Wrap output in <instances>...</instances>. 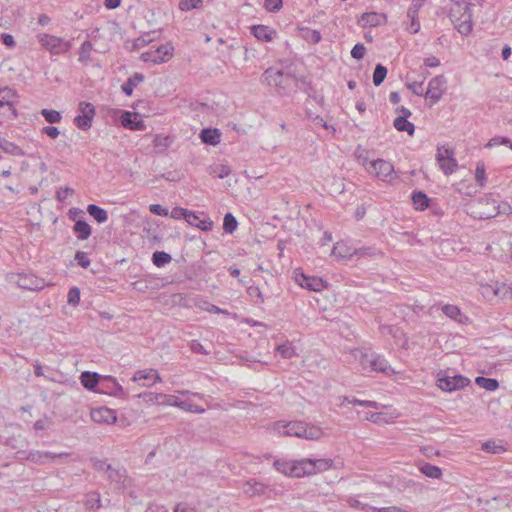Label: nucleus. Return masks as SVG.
Here are the masks:
<instances>
[{
    "label": "nucleus",
    "mask_w": 512,
    "mask_h": 512,
    "mask_svg": "<svg viewBox=\"0 0 512 512\" xmlns=\"http://www.w3.org/2000/svg\"><path fill=\"white\" fill-rule=\"evenodd\" d=\"M333 465L332 459H311L303 458L300 460H275L274 467L280 473L291 477H304L312 474L324 472Z\"/></svg>",
    "instance_id": "1"
},
{
    "label": "nucleus",
    "mask_w": 512,
    "mask_h": 512,
    "mask_svg": "<svg viewBox=\"0 0 512 512\" xmlns=\"http://www.w3.org/2000/svg\"><path fill=\"white\" fill-rule=\"evenodd\" d=\"M276 429L284 436H294L306 440H319L324 435L322 428L303 421L277 422Z\"/></svg>",
    "instance_id": "2"
},
{
    "label": "nucleus",
    "mask_w": 512,
    "mask_h": 512,
    "mask_svg": "<svg viewBox=\"0 0 512 512\" xmlns=\"http://www.w3.org/2000/svg\"><path fill=\"white\" fill-rule=\"evenodd\" d=\"M38 41L44 49L53 55L64 54L71 48V43L69 41L47 33L39 34Z\"/></svg>",
    "instance_id": "3"
},
{
    "label": "nucleus",
    "mask_w": 512,
    "mask_h": 512,
    "mask_svg": "<svg viewBox=\"0 0 512 512\" xmlns=\"http://www.w3.org/2000/svg\"><path fill=\"white\" fill-rule=\"evenodd\" d=\"M369 174L381 179L382 181L390 182L394 178V167L393 165L383 159H377L370 161L369 167H367Z\"/></svg>",
    "instance_id": "4"
},
{
    "label": "nucleus",
    "mask_w": 512,
    "mask_h": 512,
    "mask_svg": "<svg viewBox=\"0 0 512 512\" xmlns=\"http://www.w3.org/2000/svg\"><path fill=\"white\" fill-rule=\"evenodd\" d=\"M174 47L171 44H164L155 50H150L141 54L140 58L144 62L161 64L167 62L173 56Z\"/></svg>",
    "instance_id": "5"
},
{
    "label": "nucleus",
    "mask_w": 512,
    "mask_h": 512,
    "mask_svg": "<svg viewBox=\"0 0 512 512\" xmlns=\"http://www.w3.org/2000/svg\"><path fill=\"white\" fill-rule=\"evenodd\" d=\"M446 84L447 80L443 75H438L429 81L425 97L429 100L430 105L436 104L441 99L446 90Z\"/></svg>",
    "instance_id": "6"
},
{
    "label": "nucleus",
    "mask_w": 512,
    "mask_h": 512,
    "mask_svg": "<svg viewBox=\"0 0 512 512\" xmlns=\"http://www.w3.org/2000/svg\"><path fill=\"white\" fill-rule=\"evenodd\" d=\"M79 110L81 114L75 117L74 123L81 130H88L92 126V120L95 116V107L88 102H80Z\"/></svg>",
    "instance_id": "7"
},
{
    "label": "nucleus",
    "mask_w": 512,
    "mask_h": 512,
    "mask_svg": "<svg viewBox=\"0 0 512 512\" xmlns=\"http://www.w3.org/2000/svg\"><path fill=\"white\" fill-rule=\"evenodd\" d=\"M295 281L303 288L309 289L311 291H321L326 285L325 282L319 278L314 276H307L303 272L299 270L294 271Z\"/></svg>",
    "instance_id": "8"
},
{
    "label": "nucleus",
    "mask_w": 512,
    "mask_h": 512,
    "mask_svg": "<svg viewBox=\"0 0 512 512\" xmlns=\"http://www.w3.org/2000/svg\"><path fill=\"white\" fill-rule=\"evenodd\" d=\"M470 383V380L461 375L445 376L438 378V386L443 391L452 392L464 388Z\"/></svg>",
    "instance_id": "9"
},
{
    "label": "nucleus",
    "mask_w": 512,
    "mask_h": 512,
    "mask_svg": "<svg viewBox=\"0 0 512 512\" xmlns=\"http://www.w3.org/2000/svg\"><path fill=\"white\" fill-rule=\"evenodd\" d=\"M69 453L61 452V453H52V452H41V451H30L26 456V460L33 462L35 464H46L48 462H52L56 459H63L68 457Z\"/></svg>",
    "instance_id": "10"
},
{
    "label": "nucleus",
    "mask_w": 512,
    "mask_h": 512,
    "mask_svg": "<svg viewBox=\"0 0 512 512\" xmlns=\"http://www.w3.org/2000/svg\"><path fill=\"white\" fill-rule=\"evenodd\" d=\"M100 393L109 394L115 397H124L125 391L123 387L117 382L112 376H106L102 378L100 387L97 390Z\"/></svg>",
    "instance_id": "11"
},
{
    "label": "nucleus",
    "mask_w": 512,
    "mask_h": 512,
    "mask_svg": "<svg viewBox=\"0 0 512 512\" xmlns=\"http://www.w3.org/2000/svg\"><path fill=\"white\" fill-rule=\"evenodd\" d=\"M265 82L269 86L285 87L288 81L291 80L290 75L284 74L281 70L268 68L263 74Z\"/></svg>",
    "instance_id": "12"
},
{
    "label": "nucleus",
    "mask_w": 512,
    "mask_h": 512,
    "mask_svg": "<svg viewBox=\"0 0 512 512\" xmlns=\"http://www.w3.org/2000/svg\"><path fill=\"white\" fill-rule=\"evenodd\" d=\"M426 0H412L410 7L407 10V18L410 20V25L407 30L416 34L420 30V23L418 21V13Z\"/></svg>",
    "instance_id": "13"
},
{
    "label": "nucleus",
    "mask_w": 512,
    "mask_h": 512,
    "mask_svg": "<svg viewBox=\"0 0 512 512\" xmlns=\"http://www.w3.org/2000/svg\"><path fill=\"white\" fill-rule=\"evenodd\" d=\"M17 285L26 290H40L44 287V280L32 274H19L16 280Z\"/></svg>",
    "instance_id": "14"
},
{
    "label": "nucleus",
    "mask_w": 512,
    "mask_h": 512,
    "mask_svg": "<svg viewBox=\"0 0 512 512\" xmlns=\"http://www.w3.org/2000/svg\"><path fill=\"white\" fill-rule=\"evenodd\" d=\"M91 419L95 423L112 424L117 420L116 411L108 407H99L91 410Z\"/></svg>",
    "instance_id": "15"
},
{
    "label": "nucleus",
    "mask_w": 512,
    "mask_h": 512,
    "mask_svg": "<svg viewBox=\"0 0 512 512\" xmlns=\"http://www.w3.org/2000/svg\"><path fill=\"white\" fill-rule=\"evenodd\" d=\"M16 98L17 94L12 88L7 86L0 88V107L7 106L9 110H11L14 117L17 116V111L14 107Z\"/></svg>",
    "instance_id": "16"
},
{
    "label": "nucleus",
    "mask_w": 512,
    "mask_h": 512,
    "mask_svg": "<svg viewBox=\"0 0 512 512\" xmlns=\"http://www.w3.org/2000/svg\"><path fill=\"white\" fill-rule=\"evenodd\" d=\"M121 124L125 128H129L131 130L141 131L145 128L143 121L138 120V115L129 111H125L121 115Z\"/></svg>",
    "instance_id": "17"
},
{
    "label": "nucleus",
    "mask_w": 512,
    "mask_h": 512,
    "mask_svg": "<svg viewBox=\"0 0 512 512\" xmlns=\"http://www.w3.org/2000/svg\"><path fill=\"white\" fill-rule=\"evenodd\" d=\"M141 380H149L151 381V385H153L154 383L161 382L162 378L155 369H144L136 371L132 377L133 382H139ZM143 385L150 386V384L145 383Z\"/></svg>",
    "instance_id": "18"
},
{
    "label": "nucleus",
    "mask_w": 512,
    "mask_h": 512,
    "mask_svg": "<svg viewBox=\"0 0 512 512\" xmlns=\"http://www.w3.org/2000/svg\"><path fill=\"white\" fill-rule=\"evenodd\" d=\"M436 160L439 163L440 169L445 175L454 173L458 167L457 161L454 156H445L443 158L441 153L436 154Z\"/></svg>",
    "instance_id": "19"
},
{
    "label": "nucleus",
    "mask_w": 512,
    "mask_h": 512,
    "mask_svg": "<svg viewBox=\"0 0 512 512\" xmlns=\"http://www.w3.org/2000/svg\"><path fill=\"white\" fill-rule=\"evenodd\" d=\"M252 34L261 41L270 42L276 35V31L269 26L254 25L251 27Z\"/></svg>",
    "instance_id": "20"
},
{
    "label": "nucleus",
    "mask_w": 512,
    "mask_h": 512,
    "mask_svg": "<svg viewBox=\"0 0 512 512\" xmlns=\"http://www.w3.org/2000/svg\"><path fill=\"white\" fill-rule=\"evenodd\" d=\"M454 26L461 35L467 36L470 34L473 28L471 10L462 15V17H459L457 22L454 23Z\"/></svg>",
    "instance_id": "21"
},
{
    "label": "nucleus",
    "mask_w": 512,
    "mask_h": 512,
    "mask_svg": "<svg viewBox=\"0 0 512 512\" xmlns=\"http://www.w3.org/2000/svg\"><path fill=\"white\" fill-rule=\"evenodd\" d=\"M105 474L107 475V478L111 482L115 483V485L118 488H122L124 486L125 479H126L125 470L117 469V468L113 467L112 465H108V466H106Z\"/></svg>",
    "instance_id": "22"
},
{
    "label": "nucleus",
    "mask_w": 512,
    "mask_h": 512,
    "mask_svg": "<svg viewBox=\"0 0 512 512\" xmlns=\"http://www.w3.org/2000/svg\"><path fill=\"white\" fill-rule=\"evenodd\" d=\"M385 20H386V17L384 14H380L377 12H369V13H364L361 16L360 24L363 27H366V26L375 27V26L380 25Z\"/></svg>",
    "instance_id": "23"
},
{
    "label": "nucleus",
    "mask_w": 512,
    "mask_h": 512,
    "mask_svg": "<svg viewBox=\"0 0 512 512\" xmlns=\"http://www.w3.org/2000/svg\"><path fill=\"white\" fill-rule=\"evenodd\" d=\"M368 360L369 371L388 373V371L390 370V366L387 360L380 355L374 354L372 355V358Z\"/></svg>",
    "instance_id": "24"
},
{
    "label": "nucleus",
    "mask_w": 512,
    "mask_h": 512,
    "mask_svg": "<svg viewBox=\"0 0 512 512\" xmlns=\"http://www.w3.org/2000/svg\"><path fill=\"white\" fill-rule=\"evenodd\" d=\"M81 384L88 390L95 391L96 386L101 382L100 375L96 372L85 371L80 376Z\"/></svg>",
    "instance_id": "25"
},
{
    "label": "nucleus",
    "mask_w": 512,
    "mask_h": 512,
    "mask_svg": "<svg viewBox=\"0 0 512 512\" xmlns=\"http://www.w3.org/2000/svg\"><path fill=\"white\" fill-rule=\"evenodd\" d=\"M419 471L423 473L426 477L432 478V479H441L443 476L442 470L435 465H432L427 462H420L417 465Z\"/></svg>",
    "instance_id": "26"
},
{
    "label": "nucleus",
    "mask_w": 512,
    "mask_h": 512,
    "mask_svg": "<svg viewBox=\"0 0 512 512\" xmlns=\"http://www.w3.org/2000/svg\"><path fill=\"white\" fill-rule=\"evenodd\" d=\"M267 486L256 480H249L244 485V493L250 497L262 495L266 492Z\"/></svg>",
    "instance_id": "27"
},
{
    "label": "nucleus",
    "mask_w": 512,
    "mask_h": 512,
    "mask_svg": "<svg viewBox=\"0 0 512 512\" xmlns=\"http://www.w3.org/2000/svg\"><path fill=\"white\" fill-rule=\"evenodd\" d=\"M221 133L218 129L205 128L200 133L203 143L209 145H217L220 142Z\"/></svg>",
    "instance_id": "28"
},
{
    "label": "nucleus",
    "mask_w": 512,
    "mask_h": 512,
    "mask_svg": "<svg viewBox=\"0 0 512 512\" xmlns=\"http://www.w3.org/2000/svg\"><path fill=\"white\" fill-rule=\"evenodd\" d=\"M470 10H471L470 4L465 3V2H462V3L456 2L450 8L449 17H450L451 22L454 24L455 22H457V19L459 17H462V15L466 14Z\"/></svg>",
    "instance_id": "29"
},
{
    "label": "nucleus",
    "mask_w": 512,
    "mask_h": 512,
    "mask_svg": "<svg viewBox=\"0 0 512 512\" xmlns=\"http://www.w3.org/2000/svg\"><path fill=\"white\" fill-rule=\"evenodd\" d=\"M173 139L170 136L157 134L153 139V147L157 153L164 152L172 144Z\"/></svg>",
    "instance_id": "30"
},
{
    "label": "nucleus",
    "mask_w": 512,
    "mask_h": 512,
    "mask_svg": "<svg viewBox=\"0 0 512 512\" xmlns=\"http://www.w3.org/2000/svg\"><path fill=\"white\" fill-rule=\"evenodd\" d=\"M74 232L77 235V238L79 240H86L91 235V227L90 225L84 221V220H78L74 224L73 228Z\"/></svg>",
    "instance_id": "31"
},
{
    "label": "nucleus",
    "mask_w": 512,
    "mask_h": 512,
    "mask_svg": "<svg viewBox=\"0 0 512 512\" xmlns=\"http://www.w3.org/2000/svg\"><path fill=\"white\" fill-rule=\"evenodd\" d=\"M144 80V76L141 73H135L133 76L122 85V91L130 96L133 93L134 88Z\"/></svg>",
    "instance_id": "32"
},
{
    "label": "nucleus",
    "mask_w": 512,
    "mask_h": 512,
    "mask_svg": "<svg viewBox=\"0 0 512 512\" xmlns=\"http://www.w3.org/2000/svg\"><path fill=\"white\" fill-rule=\"evenodd\" d=\"M0 149L13 156H23L24 151L18 145L0 137Z\"/></svg>",
    "instance_id": "33"
},
{
    "label": "nucleus",
    "mask_w": 512,
    "mask_h": 512,
    "mask_svg": "<svg viewBox=\"0 0 512 512\" xmlns=\"http://www.w3.org/2000/svg\"><path fill=\"white\" fill-rule=\"evenodd\" d=\"M87 212L91 215L98 223H104L108 220V213L105 209L95 205L89 204Z\"/></svg>",
    "instance_id": "34"
},
{
    "label": "nucleus",
    "mask_w": 512,
    "mask_h": 512,
    "mask_svg": "<svg viewBox=\"0 0 512 512\" xmlns=\"http://www.w3.org/2000/svg\"><path fill=\"white\" fill-rule=\"evenodd\" d=\"M393 125L395 129L400 132H407L409 135H413L415 131V126L412 122L408 121L404 117H396L394 119Z\"/></svg>",
    "instance_id": "35"
},
{
    "label": "nucleus",
    "mask_w": 512,
    "mask_h": 512,
    "mask_svg": "<svg viewBox=\"0 0 512 512\" xmlns=\"http://www.w3.org/2000/svg\"><path fill=\"white\" fill-rule=\"evenodd\" d=\"M170 216L173 219H181L184 218L187 223H193L195 220V213L189 210H186L182 207H174L171 210Z\"/></svg>",
    "instance_id": "36"
},
{
    "label": "nucleus",
    "mask_w": 512,
    "mask_h": 512,
    "mask_svg": "<svg viewBox=\"0 0 512 512\" xmlns=\"http://www.w3.org/2000/svg\"><path fill=\"white\" fill-rule=\"evenodd\" d=\"M154 400L161 404L176 407H179V402H181L176 396L163 393L154 394V399L151 398L150 401Z\"/></svg>",
    "instance_id": "37"
},
{
    "label": "nucleus",
    "mask_w": 512,
    "mask_h": 512,
    "mask_svg": "<svg viewBox=\"0 0 512 512\" xmlns=\"http://www.w3.org/2000/svg\"><path fill=\"white\" fill-rule=\"evenodd\" d=\"M276 351L285 359H290L297 355L295 347L291 342L286 341L285 343L278 345Z\"/></svg>",
    "instance_id": "38"
},
{
    "label": "nucleus",
    "mask_w": 512,
    "mask_h": 512,
    "mask_svg": "<svg viewBox=\"0 0 512 512\" xmlns=\"http://www.w3.org/2000/svg\"><path fill=\"white\" fill-rule=\"evenodd\" d=\"M84 505L89 510L98 509L101 506L100 494L95 491L88 493Z\"/></svg>",
    "instance_id": "39"
},
{
    "label": "nucleus",
    "mask_w": 512,
    "mask_h": 512,
    "mask_svg": "<svg viewBox=\"0 0 512 512\" xmlns=\"http://www.w3.org/2000/svg\"><path fill=\"white\" fill-rule=\"evenodd\" d=\"M412 201L416 209L418 210H424L428 207V197L423 192H413L412 194Z\"/></svg>",
    "instance_id": "40"
},
{
    "label": "nucleus",
    "mask_w": 512,
    "mask_h": 512,
    "mask_svg": "<svg viewBox=\"0 0 512 512\" xmlns=\"http://www.w3.org/2000/svg\"><path fill=\"white\" fill-rule=\"evenodd\" d=\"M476 384L487 391H494L498 388L499 383L496 379L479 376L475 380Z\"/></svg>",
    "instance_id": "41"
},
{
    "label": "nucleus",
    "mask_w": 512,
    "mask_h": 512,
    "mask_svg": "<svg viewBox=\"0 0 512 512\" xmlns=\"http://www.w3.org/2000/svg\"><path fill=\"white\" fill-rule=\"evenodd\" d=\"M171 260V255L164 251H156L152 255V262L157 267H162L168 264Z\"/></svg>",
    "instance_id": "42"
},
{
    "label": "nucleus",
    "mask_w": 512,
    "mask_h": 512,
    "mask_svg": "<svg viewBox=\"0 0 512 512\" xmlns=\"http://www.w3.org/2000/svg\"><path fill=\"white\" fill-rule=\"evenodd\" d=\"M345 403L353 404V405H360V406H364V407H371L374 409L381 408V405L376 401L359 400L356 398L349 399L348 397H344L341 405H344Z\"/></svg>",
    "instance_id": "43"
},
{
    "label": "nucleus",
    "mask_w": 512,
    "mask_h": 512,
    "mask_svg": "<svg viewBox=\"0 0 512 512\" xmlns=\"http://www.w3.org/2000/svg\"><path fill=\"white\" fill-rule=\"evenodd\" d=\"M387 75V68L381 64H377L373 73V83L379 86L383 83Z\"/></svg>",
    "instance_id": "44"
},
{
    "label": "nucleus",
    "mask_w": 512,
    "mask_h": 512,
    "mask_svg": "<svg viewBox=\"0 0 512 512\" xmlns=\"http://www.w3.org/2000/svg\"><path fill=\"white\" fill-rule=\"evenodd\" d=\"M237 225V220L231 213H227L224 216L223 229L226 233L232 234L236 230Z\"/></svg>",
    "instance_id": "45"
},
{
    "label": "nucleus",
    "mask_w": 512,
    "mask_h": 512,
    "mask_svg": "<svg viewBox=\"0 0 512 512\" xmlns=\"http://www.w3.org/2000/svg\"><path fill=\"white\" fill-rule=\"evenodd\" d=\"M92 50V43L90 41H84L79 50V61L88 62L90 60V54Z\"/></svg>",
    "instance_id": "46"
},
{
    "label": "nucleus",
    "mask_w": 512,
    "mask_h": 512,
    "mask_svg": "<svg viewBox=\"0 0 512 512\" xmlns=\"http://www.w3.org/2000/svg\"><path fill=\"white\" fill-rule=\"evenodd\" d=\"M203 5V0H180L179 1V9L181 11H190L192 9L201 8Z\"/></svg>",
    "instance_id": "47"
},
{
    "label": "nucleus",
    "mask_w": 512,
    "mask_h": 512,
    "mask_svg": "<svg viewBox=\"0 0 512 512\" xmlns=\"http://www.w3.org/2000/svg\"><path fill=\"white\" fill-rule=\"evenodd\" d=\"M189 224L191 226H195V227L201 229L202 231H210L213 228L212 220H210L209 218L200 219L196 214H195V220L193 221V223H189Z\"/></svg>",
    "instance_id": "48"
},
{
    "label": "nucleus",
    "mask_w": 512,
    "mask_h": 512,
    "mask_svg": "<svg viewBox=\"0 0 512 512\" xmlns=\"http://www.w3.org/2000/svg\"><path fill=\"white\" fill-rule=\"evenodd\" d=\"M42 116L45 120L51 124L58 123L61 121V114L56 110L43 109L41 111Z\"/></svg>",
    "instance_id": "49"
},
{
    "label": "nucleus",
    "mask_w": 512,
    "mask_h": 512,
    "mask_svg": "<svg viewBox=\"0 0 512 512\" xmlns=\"http://www.w3.org/2000/svg\"><path fill=\"white\" fill-rule=\"evenodd\" d=\"M332 254L340 258H351L353 256L352 251L340 243L333 247Z\"/></svg>",
    "instance_id": "50"
},
{
    "label": "nucleus",
    "mask_w": 512,
    "mask_h": 512,
    "mask_svg": "<svg viewBox=\"0 0 512 512\" xmlns=\"http://www.w3.org/2000/svg\"><path fill=\"white\" fill-rule=\"evenodd\" d=\"M482 450L488 453L498 454L505 451L502 445H498L495 441H487L482 444Z\"/></svg>",
    "instance_id": "51"
},
{
    "label": "nucleus",
    "mask_w": 512,
    "mask_h": 512,
    "mask_svg": "<svg viewBox=\"0 0 512 512\" xmlns=\"http://www.w3.org/2000/svg\"><path fill=\"white\" fill-rule=\"evenodd\" d=\"M247 294L254 299L255 303L262 304L264 303L263 294L258 286H249L247 288Z\"/></svg>",
    "instance_id": "52"
},
{
    "label": "nucleus",
    "mask_w": 512,
    "mask_h": 512,
    "mask_svg": "<svg viewBox=\"0 0 512 512\" xmlns=\"http://www.w3.org/2000/svg\"><path fill=\"white\" fill-rule=\"evenodd\" d=\"M355 155L357 161L367 169L370 163V161H368V152L365 149L358 147L355 151Z\"/></svg>",
    "instance_id": "53"
},
{
    "label": "nucleus",
    "mask_w": 512,
    "mask_h": 512,
    "mask_svg": "<svg viewBox=\"0 0 512 512\" xmlns=\"http://www.w3.org/2000/svg\"><path fill=\"white\" fill-rule=\"evenodd\" d=\"M68 303L77 306L80 301V290L77 287H72L67 295Z\"/></svg>",
    "instance_id": "54"
},
{
    "label": "nucleus",
    "mask_w": 512,
    "mask_h": 512,
    "mask_svg": "<svg viewBox=\"0 0 512 512\" xmlns=\"http://www.w3.org/2000/svg\"><path fill=\"white\" fill-rule=\"evenodd\" d=\"M179 408L185 410V411H189V412H193V413H203L205 410L201 407H199L198 405L196 404H192L188 401H181L179 402Z\"/></svg>",
    "instance_id": "55"
},
{
    "label": "nucleus",
    "mask_w": 512,
    "mask_h": 512,
    "mask_svg": "<svg viewBox=\"0 0 512 512\" xmlns=\"http://www.w3.org/2000/svg\"><path fill=\"white\" fill-rule=\"evenodd\" d=\"M442 311L451 319H456L460 315V309L455 305L447 304L443 306Z\"/></svg>",
    "instance_id": "56"
},
{
    "label": "nucleus",
    "mask_w": 512,
    "mask_h": 512,
    "mask_svg": "<svg viewBox=\"0 0 512 512\" xmlns=\"http://www.w3.org/2000/svg\"><path fill=\"white\" fill-rule=\"evenodd\" d=\"M305 39L307 41H310L314 44L318 43L321 41V34L319 31L317 30H311V29H306L305 30V35H304Z\"/></svg>",
    "instance_id": "57"
},
{
    "label": "nucleus",
    "mask_w": 512,
    "mask_h": 512,
    "mask_svg": "<svg viewBox=\"0 0 512 512\" xmlns=\"http://www.w3.org/2000/svg\"><path fill=\"white\" fill-rule=\"evenodd\" d=\"M264 7L269 12H277L282 7V0H265Z\"/></svg>",
    "instance_id": "58"
},
{
    "label": "nucleus",
    "mask_w": 512,
    "mask_h": 512,
    "mask_svg": "<svg viewBox=\"0 0 512 512\" xmlns=\"http://www.w3.org/2000/svg\"><path fill=\"white\" fill-rule=\"evenodd\" d=\"M476 181L483 186L485 180V166L483 162H479L475 170Z\"/></svg>",
    "instance_id": "59"
},
{
    "label": "nucleus",
    "mask_w": 512,
    "mask_h": 512,
    "mask_svg": "<svg viewBox=\"0 0 512 512\" xmlns=\"http://www.w3.org/2000/svg\"><path fill=\"white\" fill-rule=\"evenodd\" d=\"M365 52H366V48L363 44L361 43H358L356 44L352 50H351V56L354 58V59H357V60H360L364 57L365 55Z\"/></svg>",
    "instance_id": "60"
},
{
    "label": "nucleus",
    "mask_w": 512,
    "mask_h": 512,
    "mask_svg": "<svg viewBox=\"0 0 512 512\" xmlns=\"http://www.w3.org/2000/svg\"><path fill=\"white\" fill-rule=\"evenodd\" d=\"M75 260L83 268H87L90 265V260L85 252L77 251L75 254Z\"/></svg>",
    "instance_id": "61"
},
{
    "label": "nucleus",
    "mask_w": 512,
    "mask_h": 512,
    "mask_svg": "<svg viewBox=\"0 0 512 512\" xmlns=\"http://www.w3.org/2000/svg\"><path fill=\"white\" fill-rule=\"evenodd\" d=\"M365 420L371 421L373 423H382L385 422L384 414L381 412L377 413H366Z\"/></svg>",
    "instance_id": "62"
},
{
    "label": "nucleus",
    "mask_w": 512,
    "mask_h": 512,
    "mask_svg": "<svg viewBox=\"0 0 512 512\" xmlns=\"http://www.w3.org/2000/svg\"><path fill=\"white\" fill-rule=\"evenodd\" d=\"M359 354H360V364L363 368V370L365 371H369V360L368 359H371L372 358V355H374V353H364L362 351H359Z\"/></svg>",
    "instance_id": "63"
},
{
    "label": "nucleus",
    "mask_w": 512,
    "mask_h": 512,
    "mask_svg": "<svg viewBox=\"0 0 512 512\" xmlns=\"http://www.w3.org/2000/svg\"><path fill=\"white\" fill-rule=\"evenodd\" d=\"M73 192V189L69 187L59 188L56 193V198L61 202L65 201L69 195L73 194Z\"/></svg>",
    "instance_id": "64"
}]
</instances>
